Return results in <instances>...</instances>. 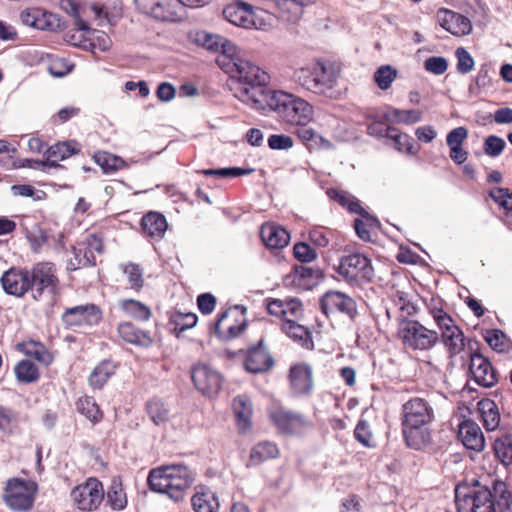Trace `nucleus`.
I'll use <instances>...</instances> for the list:
<instances>
[{"label":"nucleus","mask_w":512,"mask_h":512,"mask_svg":"<svg viewBox=\"0 0 512 512\" xmlns=\"http://www.w3.org/2000/svg\"><path fill=\"white\" fill-rule=\"evenodd\" d=\"M354 437L358 442H360L365 447H375V443L372 440V433L369 429V424L364 419L359 420V422L357 423L354 430Z\"/></svg>","instance_id":"nucleus-53"},{"label":"nucleus","mask_w":512,"mask_h":512,"mask_svg":"<svg viewBox=\"0 0 512 512\" xmlns=\"http://www.w3.org/2000/svg\"><path fill=\"white\" fill-rule=\"evenodd\" d=\"M433 318L442 329L443 341L451 356L459 354L465 347V339L462 330L456 326L452 318L442 310L435 312Z\"/></svg>","instance_id":"nucleus-12"},{"label":"nucleus","mask_w":512,"mask_h":512,"mask_svg":"<svg viewBox=\"0 0 512 512\" xmlns=\"http://www.w3.org/2000/svg\"><path fill=\"white\" fill-rule=\"evenodd\" d=\"M278 454L279 449L274 443L269 441L260 442L251 449L249 462L247 465H259L264 461L276 458Z\"/></svg>","instance_id":"nucleus-33"},{"label":"nucleus","mask_w":512,"mask_h":512,"mask_svg":"<svg viewBox=\"0 0 512 512\" xmlns=\"http://www.w3.org/2000/svg\"><path fill=\"white\" fill-rule=\"evenodd\" d=\"M485 340L490 347L498 352L506 349V335L499 329L488 330L485 334Z\"/></svg>","instance_id":"nucleus-58"},{"label":"nucleus","mask_w":512,"mask_h":512,"mask_svg":"<svg viewBox=\"0 0 512 512\" xmlns=\"http://www.w3.org/2000/svg\"><path fill=\"white\" fill-rule=\"evenodd\" d=\"M78 152L79 149L76 148V142H59L48 147L44 151V155L46 156L44 161L46 162L47 166L56 167L58 166L57 161L65 160Z\"/></svg>","instance_id":"nucleus-26"},{"label":"nucleus","mask_w":512,"mask_h":512,"mask_svg":"<svg viewBox=\"0 0 512 512\" xmlns=\"http://www.w3.org/2000/svg\"><path fill=\"white\" fill-rule=\"evenodd\" d=\"M224 37L218 34L201 31L196 33L195 42L207 50L218 52Z\"/></svg>","instance_id":"nucleus-51"},{"label":"nucleus","mask_w":512,"mask_h":512,"mask_svg":"<svg viewBox=\"0 0 512 512\" xmlns=\"http://www.w3.org/2000/svg\"><path fill=\"white\" fill-rule=\"evenodd\" d=\"M77 410L93 423L99 422L103 414L92 397H81L77 401Z\"/></svg>","instance_id":"nucleus-39"},{"label":"nucleus","mask_w":512,"mask_h":512,"mask_svg":"<svg viewBox=\"0 0 512 512\" xmlns=\"http://www.w3.org/2000/svg\"><path fill=\"white\" fill-rule=\"evenodd\" d=\"M224 17L232 24L244 28H252L256 26L255 10L245 2H235L227 5L223 9Z\"/></svg>","instance_id":"nucleus-17"},{"label":"nucleus","mask_w":512,"mask_h":512,"mask_svg":"<svg viewBox=\"0 0 512 512\" xmlns=\"http://www.w3.org/2000/svg\"><path fill=\"white\" fill-rule=\"evenodd\" d=\"M3 499L10 509L14 511H26L33 505L34 491L27 481L12 478L6 483Z\"/></svg>","instance_id":"nucleus-9"},{"label":"nucleus","mask_w":512,"mask_h":512,"mask_svg":"<svg viewBox=\"0 0 512 512\" xmlns=\"http://www.w3.org/2000/svg\"><path fill=\"white\" fill-rule=\"evenodd\" d=\"M119 336L127 343L149 347L153 343L148 332L139 330L130 322H123L118 326Z\"/></svg>","instance_id":"nucleus-27"},{"label":"nucleus","mask_w":512,"mask_h":512,"mask_svg":"<svg viewBox=\"0 0 512 512\" xmlns=\"http://www.w3.org/2000/svg\"><path fill=\"white\" fill-rule=\"evenodd\" d=\"M424 67L435 75H441L447 70L448 63L443 57H430L425 61Z\"/></svg>","instance_id":"nucleus-63"},{"label":"nucleus","mask_w":512,"mask_h":512,"mask_svg":"<svg viewBox=\"0 0 512 512\" xmlns=\"http://www.w3.org/2000/svg\"><path fill=\"white\" fill-rule=\"evenodd\" d=\"M107 499L115 510H122L127 504V497L123 491L122 484L118 479H113L107 491Z\"/></svg>","instance_id":"nucleus-41"},{"label":"nucleus","mask_w":512,"mask_h":512,"mask_svg":"<svg viewBox=\"0 0 512 512\" xmlns=\"http://www.w3.org/2000/svg\"><path fill=\"white\" fill-rule=\"evenodd\" d=\"M402 433L407 447L416 448V405L413 400L407 401L402 409Z\"/></svg>","instance_id":"nucleus-23"},{"label":"nucleus","mask_w":512,"mask_h":512,"mask_svg":"<svg viewBox=\"0 0 512 512\" xmlns=\"http://www.w3.org/2000/svg\"><path fill=\"white\" fill-rule=\"evenodd\" d=\"M478 410L484 427L488 431H494L500 423V415L496 403L491 399H483L478 402Z\"/></svg>","instance_id":"nucleus-32"},{"label":"nucleus","mask_w":512,"mask_h":512,"mask_svg":"<svg viewBox=\"0 0 512 512\" xmlns=\"http://www.w3.org/2000/svg\"><path fill=\"white\" fill-rule=\"evenodd\" d=\"M228 316V311H224L219 316L217 322L214 324V333L220 338V339H228V338H234L237 337L245 328V323L242 322L238 325H230L228 327V333L221 331V324L224 321L225 318Z\"/></svg>","instance_id":"nucleus-52"},{"label":"nucleus","mask_w":512,"mask_h":512,"mask_svg":"<svg viewBox=\"0 0 512 512\" xmlns=\"http://www.w3.org/2000/svg\"><path fill=\"white\" fill-rule=\"evenodd\" d=\"M274 424L285 433H294L305 425L302 415L291 411L277 409L271 413Z\"/></svg>","instance_id":"nucleus-24"},{"label":"nucleus","mask_w":512,"mask_h":512,"mask_svg":"<svg viewBox=\"0 0 512 512\" xmlns=\"http://www.w3.org/2000/svg\"><path fill=\"white\" fill-rule=\"evenodd\" d=\"M193 481L192 471L182 464L154 468L149 472L147 478L149 488L153 492L166 494L176 502L183 499L185 491Z\"/></svg>","instance_id":"nucleus-3"},{"label":"nucleus","mask_w":512,"mask_h":512,"mask_svg":"<svg viewBox=\"0 0 512 512\" xmlns=\"http://www.w3.org/2000/svg\"><path fill=\"white\" fill-rule=\"evenodd\" d=\"M229 65V88L234 96L253 109L264 110L269 90L265 89L266 74L257 65L246 59H235Z\"/></svg>","instance_id":"nucleus-1"},{"label":"nucleus","mask_w":512,"mask_h":512,"mask_svg":"<svg viewBox=\"0 0 512 512\" xmlns=\"http://www.w3.org/2000/svg\"><path fill=\"white\" fill-rule=\"evenodd\" d=\"M470 373L475 382L483 387L494 386L498 379L490 361L480 353H472L469 364Z\"/></svg>","instance_id":"nucleus-15"},{"label":"nucleus","mask_w":512,"mask_h":512,"mask_svg":"<svg viewBox=\"0 0 512 512\" xmlns=\"http://www.w3.org/2000/svg\"><path fill=\"white\" fill-rule=\"evenodd\" d=\"M260 235L264 244L269 248L280 249L288 245L289 233L275 224H265L261 227Z\"/></svg>","instance_id":"nucleus-25"},{"label":"nucleus","mask_w":512,"mask_h":512,"mask_svg":"<svg viewBox=\"0 0 512 512\" xmlns=\"http://www.w3.org/2000/svg\"><path fill=\"white\" fill-rule=\"evenodd\" d=\"M506 147V142L496 135L488 136L483 144L484 152L490 157H498Z\"/></svg>","instance_id":"nucleus-55"},{"label":"nucleus","mask_w":512,"mask_h":512,"mask_svg":"<svg viewBox=\"0 0 512 512\" xmlns=\"http://www.w3.org/2000/svg\"><path fill=\"white\" fill-rule=\"evenodd\" d=\"M458 437L467 449L481 452L485 447L481 428L472 420H464L459 424Z\"/></svg>","instance_id":"nucleus-20"},{"label":"nucleus","mask_w":512,"mask_h":512,"mask_svg":"<svg viewBox=\"0 0 512 512\" xmlns=\"http://www.w3.org/2000/svg\"><path fill=\"white\" fill-rule=\"evenodd\" d=\"M71 497L78 509L83 511L95 510L104 498L103 485L96 478H89L71 491Z\"/></svg>","instance_id":"nucleus-10"},{"label":"nucleus","mask_w":512,"mask_h":512,"mask_svg":"<svg viewBox=\"0 0 512 512\" xmlns=\"http://www.w3.org/2000/svg\"><path fill=\"white\" fill-rule=\"evenodd\" d=\"M456 503L463 512H501L512 505V495L503 482H496L493 488L476 482L472 487L456 489Z\"/></svg>","instance_id":"nucleus-2"},{"label":"nucleus","mask_w":512,"mask_h":512,"mask_svg":"<svg viewBox=\"0 0 512 512\" xmlns=\"http://www.w3.org/2000/svg\"><path fill=\"white\" fill-rule=\"evenodd\" d=\"M15 374L19 381L30 383L38 378V369L30 360H22L16 365Z\"/></svg>","instance_id":"nucleus-47"},{"label":"nucleus","mask_w":512,"mask_h":512,"mask_svg":"<svg viewBox=\"0 0 512 512\" xmlns=\"http://www.w3.org/2000/svg\"><path fill=\"white\" fill-rule=\"evenodd\" d=\"M438 341V333L418 323V349H429Z\"/></svg>","instance_id":"nucleus-57"},{"label":"nucleus","mask_w":512,"mask_h":512,"mask_svg":"<svg viewBox=\"0 0 512 512\" xmlns=\"http://www.w3.org/2000/svg\"><path fill=\"white\" fill-rule=\"evenodd\" d=\"M420 424L435 425V415L430 401L418 397V430Z\"/></svg>","instance_id":"nucleus-50"},{"label":"nucleus","mask_w":512,"mask_h":512,"mask_svg":"<svg viewBox=\"0 0 512 512\" xmlns=\"http://www.w3.org/2000/svg\"><path fill=\"white\" fill-rule=\"evenodd\" d=\"M147 412L156 425L165 423L169 419V410L160 400H152L147 404Z\"/></svg>","instance_id":"nucleus-49"},{"label":"nucleus","mask_w":512,"mask_h":512,"mask_svg":"<svg viewBox=\"0 0 512 512\" xmlns=\"http://www.w3.org/2000/svg\"><path fill=\"white\" fill-rule=\"evenodd\" d=\"M416 307L413 304H406L401 307V320L398 328V337L405 347L416 350V320L413 313Z\"/></svg>","instance_id":"nucleus-18"},{"label":"nucleus","mask_w":512,"mask_h":512,"mask_svg":"<svg viewBox=\"0 0 512 512\" xmlns=\"http://www.w3.org/2000/svg\"><path fill=\"white\" fill-rule=\"evenodd\" d=\"M55 267L52 263H38L30 274L31 289L36 292L34 298L41 296L46 290L50 294H54L57 289L58 279L55 275Z\"/></svg>","instance_id":"nucleus-13"},{"label":"nucleus","mask_w":512,"mask_h":512,"mask_svg":"<svg viewBox=\"0 0 512 512\" xmlns=\"http://www.w3.org/2000/svg\"><path fill=\"white\" fill-rule=\"evenodd\" d=\"M494 451L504 465L512 464V435L506 434L496 439Z\"/></svg>","instance_id":"nucleus-42"},{"label":"nucleus","mask_w":512,"mask_h":512,"mask_svg":"<svg viewBox=\"0 0 512 512\" xmlns=\"http://www.w3.org/2000/svg\"><path fill=\"white\" fill-rule=\"evenodd\" d=\"M167 227L165 217L158 212H149L142 218V229L152 238H162Z\"/></svg>","instance_id":"nucleus-30"},{"label":"nucleus","mask_w":512,"mask_h":512,"mask_svg":"<svg viewBox=\"0 0 512 512\" xmlns=\"http://www.w3.org/2000/svg\"><path fill=\"white\" fill-rule=\"evenodd\" d=\"M337 271L349 283L371 281L374 275L370 259L359 253L341 258Z\"/></svg>","instance_id":"nucleus-8"},{"label":"nucleus","mask_w":512,"mask_h":512,"mask_svg":"<svg viewBox=\"0 0 512 512\" xmlns=\"http://www.w3.org/2000/svg\"><path fill=\"white\" fill-rule=\"evenodd\" d=\"M37 21L36 28L38 30L58 31L64 29L65 25L59 15L42 10H36Z\"/></svg>","instance_id":"nucleus-37"},{"label":"nucleus","mask_w":512,"mask_h":512,"mask_svg":"<svg viewBox=\"0 0 512 512\" xmlns=\"http://www.w3.org/2000/svg\"><path fill=\"white\" fill-rule=\"evenodd\" d=\"M274 364L273 358L268 353L260 341L258 345L248 350L244 365L245 369L250 373H264L268 371Z\"/></svg>","instance_id":"nucleus-21"},{"label":"nucleus","mask_w":512,"mask_h":512,"mask_svg":"<svg viewBox=\"0 0 512 512\" xmlns=\"http://www.w3.org/2000/svg\"><path fill=\"white\" fill-rule=\"evenodd\" d=\"M120 306L128 316L137 320L146 321L151 316V310L146 305L133 299L122 300Z\"/></svg>","instance_id":"nucleus-38"},{"label":"nucleus","mask_w":512,"mask_h":512,"mask_svg":"<svg viewBox=\"0 0 512 512\" xmlns=\"http://www.w3.org/2000/svg\"><path fill=\"white\" fill-rule=\"evenodd\" d=\"M233 411L237 419V425L241 432H246L251 428L252 403L244 395L237 396L233 400Z\"/></svg>","instance_id":"nucleus-29"},{"label":"nucleus","mask_w":512,"mask_h":512,"mask_svg":"<svg viewBox=\"0 0 512 512\" xmlns=\"http://www.w3.org/2000/svg\"><path fill=\"white\" fill-rule=\"evenodd\" d=\"M293 252L295 258L302 263H310L317 258L316 251L305 242L295 244Z\"/></svg>","instance_id":"nucleus-59"},{"label":"nucleus","mask_w":512,"mask_h":512,"mask_svg":"<svg viewBox=\"0 0 512 512\" xmlns=\"http://www.w3.org/2000/svg\"><path fill=\"white\" fill-rule=\"evenodd\" d=\"M320 308L327 317L340 313L354 320L358 314L354 299L340 291H327L320 299Z\"/></svg>","instance_id":"nucleus-11"},{"label":"nucleus","mask_w":512,"mask_h":512,"mask_svg":"<svg viewBox=\"0 0 512 512\" xmlns=\"http://www.w3.org/2000/svg\"><path fill=\"white\" fill-rule=\"evenodd\" d=\"M436 432L435 425H422L418 430V449H424L429 452L436 449Z\"/></svg>","instance_id":"nucleus-43"},{"label":"nucleus","mask_w":512,"mask_h":512,"mask_svg":"<svg viewBox=\"0 0 512 512\" xmlns=\"http://www.w3.org/2000/svg\"><path fill=\"white\" fill-rule=\"evenodd\" d=\"M397 70L391 65H381L376 69L373 79L381 90H387L392 86V83L397 77Z\"/></svg>","instance_id":"nucleus-40"},{"label":"nucleus","mask_w":512,"mask_h":512,"mask_svg":"<svg viewBox=\"0 0 512 512\" xmlns=\"http://www.w3.org/2000/svg\"><path fill=\"white\" fill-rule=\"evenodd\" d=\"M218 52H220V55L216 59L217 64L225 72L229 70L230 63L236 62L235 59H243L239 55L237 46L233 42L227 40L226 38H223L222 43L220 45V50Z\"/></svg>","instance_id":"nucleus-35"},{"label":"nucleus","mask_w":512,"mask_h":512,"mask_svg":"<svg viewBox=\"0 0 512 512\" xmlns=\"http://www.w3.org/2000/svg\"><path fill=\"white\" fill-rule=\"evenodd\" d=\"M387 123H413L416 119L412 110H399L388 107L382 114Z\"/></svg>","instance_id":"nucleus-46"},{"label":"nucleus","mask_w":512,"mask_h":512,"mask_svg":"<svg viewBox=\"0 0 512 512\" xmlns=\"http://www.w3.org/2000/svg\"><path fill=\"white\" fill-rule=\"evenodd\" d=\"M456 56L458 59L457 70L460 73L466 74L473 69L474 60L464 48H458L456 50Z\"/></svg>","instance_id":"nucleus-61"},{"label":"nucleus","mask_w":512,"mask_h":512,"mask_svg":"<svg viewBox=\"0 0 512 512\" xmlns=\"http://www.w3.org/2000/svg\"><path fill=\"white\" fill-rule=\"evenodd\" d=\"M123 272L127 275L130 287L139 290L143 286V271L139 265L129 263L123 266Z\"/></svg>","instance_id":"nucleus-54"},{"label":"nucleus","mask_w":512,"mask_h":512,"mask_svg":"<svg viewBox=\"0 0 512 512\" xmlns=\"http://www.w3.org/2000/svg\"><path fill=\"white\" fill-rule=\"evenodd\" d=\"M19 416L14 410L0 405V430L5 434H12L18 427Z\"/></svg>","instance_id":"nucleus-44"},{"label":"nucleus","mask_w":512,"mask_h":512,"mask_svg":"<svg viewBox=\"0 0 512 512\" xmlns=\"http://www.w3.org/2000/svg\"><path fill=\"white\" fill-rule=\"evenodd\" d=\"M94 160L104 173H113L125 167V162L122 158L104 151L95 153Z\"/></svg>","instance_id":"nucleus-36"},{"label":"nucleus","mask_w":512,"mask_h":512,"mask_svg":"<svg viewBox=\"0 0 512 512\" xmlns=\"http://www.w3.org/2000/svg\"><path fill=\"white\" fill-rule=\"evenodd\" d=\"M468 137V130L463 126L452 129L446 137L448 147L462 146Z\"/></svg>","instance_id":"nucleus-62"},{"label":"nucleus","mask_w":512,"mask_h":512,"mask_svg":"<svg viewBox=\"0 0 512 512\" xmlns=\"http://www.w3.org/2000/svg\"><path fill=\"white\" fill-rule=\"evenodd\" d=\"M210 0H138L143 11L155 19L177 22L186 17V7L198 8Z\"/></svg>","instance_id":"nucleus-6"},{"label":"nucleus","mask_w":512,"mask_h":512,"mask_svg":"<svg viewBox=\"0 0 512 512\" xmlns=\"http://www.w3.org/2000/svg\"><path fill=\"white\" fill-rule=\"evenodd\" d=\"M268 145L273 150H286L293 146V140L286 135H271L268 138Z\"/></svg>","instance_id":"nucleus-64"},{"label":"nucleus","mask_w":512,"mask_h":512,"mask_svg":"<svg viewBox=\"0 0 512 512\" xmlns=\"http://www.w3.org/2000/svg\"><path fill=\"white\" fill-rule=\"evenodd\" d=\"M296 134L298 138L307 146L310 150L326 149L329 150L333 147L332 143L317 134L314 129L307 126V124H296Z\"/></svg>","instance_id":"nucleus-28"},{"label":"nucleus","mask_w":512,"mask_h":512,"mask_svg":"<svg viewBox=\"0 0 512 512\" xmlns=\"http://www.w3.org/2000/svg\"><path fill=\"white\" fill-rule=\"evenodd\" d=\"M489 196L503 209L512 211V204L509 202V199H512V192L509 189L494 188L489 192Z\"/></svg>","instance_id":"nucleus-60"},{"label":"nucleus","mask_w":512,"mask_h":512,"mask_svg":"<svg viewBox=\"0 0 512 512\" xmlns=\"http://www.w3.org/2000/svg\"><path fill=\"white\" fill-rule=\"evenodd\" d=\"M115 365L110 361H103L97 365L89 376V383L94 389H100L115 373Z\"/></svg>","instance_id":"nucleus-34"},{"label":"nucleus","mask_w":512,"mask_h":512,"mask_svg":"<svg viewBox=\"0 0 512 512\" xmlns=\"http://www.w3.org/2000/svg\"><path fill=\"white\" fill-rule=\"evenodd\" d=\"M191 377L195 387L205 395L212 396L220 390V374L205 364L195 365Z\"/></svg>","instance_id":"nucleus-14"},{"label":"nucleus","mask_w":512,"mask_h":512,"mask_svg":"<svg viewBox=\"0 0 512 512\" xmlns=\"http://www.w3.org/2000/svg\"><path fill=\"white\" fill-rule=\"evenodd\" d=\"M338 77L339 70L329 62H313L293 72V78L299 85L319 95L331 96Z\"/></svg>","instance_id":"nucleus-4"},{"label":"nucleus","mask_w":512,"mask_h":512,"mask_svg":"<svg viewBox=\"0 0 512 512\" xmlns=\"http://www.w3.org/2000/svg\"><path fill=\"white\" fill-rule=\"evenodd\" d=\"M102 311L92 303L66 308L61 316L63 325L72 330L90 329L100 323Z\"/></svg>","instance_id":"nucleus-7"},{"label":"nucleus","mask_w":512,"mask_h":512,"mask_svg":"<svg viewBox=\"0 0 512 512\" xmlns=\"http://www.w3.org/2000/svg\"><path fill=\"white\" fill-rule=\"evenodd\" d=\"M282 330L292 339L306 342L310 338L309 330L298 324L294 319L286 318L282 324Z\"/></svg>","instance_id":"nucleus-45"},{"label":"nucleus","mask_w":512,"mask_h":512,"mask_svg":"<svg viewBox=\"0 0 512 512\" xmlns=\"http://www.w3.org/2000/svg\"><path fill=\"white\" fill-rule=\"evenodd\" d=\"M4 291L17 297L23 296L30 288V274L28 271L12 268L1 277Z\"/></svg>","instance_id":"nucleus-16"},{"label":"nucleus","mask_w":512,"mask_h":512,"mask_svg":"<svg viewBox=\"0 0 512 512\" xmlns=\"http://www.w3.org/2000/svg\"><path fill=\"white\" fill-rule=\"evenodd\" d=\"M391 144L400 152L413 154V143L411 137L406 133L399 132L396 128L389 132V139Z\"/></svg>","instance_id":"nucleus-48"},{"label":"nucleus","mask_w":512,"mask_h":512,"mask_svg":"<svg viewBox=\"0 0 512 512\" xmlns=\"http://www.w3.org/2000/svg\"><path fill=\"white\" fill-rule=\"evenodd\" d=\"M274 111L284 122L289 124H308L314 109L306 100L284 91H273L268 95L265 108Z\"/></svg>","instance_id":"nucleus-5"},{"label":"nucleus","mask_w":512,"mask_h":512,"mask_svg":"<svg viewBox=\"0 0 512 512\" xmlns=\"http://www.w3.org/2000/svg\"><path fill=\"white\" fill-rule=\"evenodd\" d=\"M191 504L195 512H217L219 508V501L215 493L203 488L194 494Z\"/></svg>","instance_id":"nucleus-31"},{"label":"nucleus","mask_w":512,"mask_h":512,"mask_svg":"<svg viewBox=\"0 0 512 512\" xmlns=\"http://www.w3.org/2000/svg\"><path fill=\"white\" fill-rule=\"evenodd\" d=\"M206 176H219L222 178H235L247 175L252 172L251 169H242L238 167H228L220 169H206L201 171Z\"/></svg>","instance_id":"nucleus-56"},{"label":"nucleus","mask_w":512,"mask_h":512,"mask_svg":"<svg viewBox=\"0 0 512 512\" xmlns=\"http://www.w3.org/2000/svg\"><path fill=\"white\" fill-rule=\"evenodd\" d=\"M437 18L440 25L453 35L464 36L472 31L471 21L467 17L451 10H439Z\"/></svg>","instance_id":"nucleus-19"},{"label":"nucleus","mask_w":512,"mask_h":512,"mask_svg":"<svg viewBox=\"0 0 512 512\" xmlns=\"http://www.w3.org/2000/svg\"><path fill=\"white\" fill-rule=\"evenodd\" d=\"M290 385L294 394L304 395L313 388L312 368L306 363L295 364L290 368Z\"/></svg>","instance_id":"nucleus-22"}]
</instances>
